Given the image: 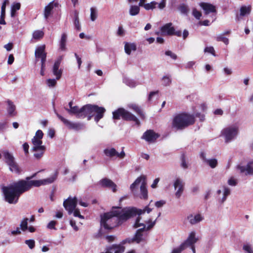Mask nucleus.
<instances>
[{
  "instance_id": "nucleus-1",
  "label": "nucleus",
  "mask_w": 253,
  "mask_h": 253,
  "mask_svg": "<svg viewBox=\"0 0 253 253\" xmlns=\"http://www.w3.org/2000/svg\"><path fill=\"white\" fill-rule=\"evenodd\" d=\"M141 213V211L133 207L124 208L113 207L110 212L104 213L101 216L100 225L105 229L110 230Z\"/></svg>"
},
{
  "instance_id": "nucleus-2",
  "label": "nucleus",
  "mask_w": 253,
  "mask_h": 253,
  "mask_svg": "<svg viewBox=\"0 0 253 253\" xmlns=\"http://www.w3.org/2000/svg\"><path fill=\"white\" fill-rule=\"evenodd\" d=\"M29 185L24 181H18L13 184L2 187L4 200L9 204H16L23 193L28 191Z\"/></svg>"
},
{
  "instance_id": "nucleus-3",
  "label": "nucleus",
  "mask_w": 253,
  "mask_h": 253,
  "mask_svg": "<svg viewBox=\"0 0 253 253\" xmlns=\"http://www.w3.org/2000/svg\"><path fill=\"white\" fill-rule=\"evenodd\" d=\"M195 122V119L193 115L182 113L176 115L174 117L172 126L177 130H182L193 125Z\"/></svg>"
},
{
  "instance_id": "nucleus-4",
  "label": "nucleus",
  "mask_w": 253,
  "mask_h": 253,
  "mask_svg": "<svg viewBox=\"0 0 253 253\" xmlns=\"http://www.w3.org/2000/svg\"><path fill=\"white\" fill-rule=\"evenodd\" d=\"M38 172L33 174L32 175L27 176L25 180L21 179L19 181H24L26 182L29 185L28 191L33 187H40L41 185H46L53 183L57 178V172H56L53 175L46 179L42 180H32L36 177Z\"/></svg>"
},
{
  "instance_id": "nucleus-5",
  "label": "nucleus",
  "mask_w": 253,
  "mask_h": 253,
  "mask_svg": "<svg viewBox=\"0 0 253 253\" xmlns=\"http://www.w3.org/2000/svg\"><path fill=\"white\" fill-rule=\"evenodd\" d=\"M113 118L114 120L122 119L124 121L134 122L136 125L141 124L139 119L133 114L123 108H119L113 112Z\"/></svg>"
},
{
  "instance_id": "nucleus-6",
  "label": "nucleus",
  "mask_w": 253,
  "mask_h": 253,
  "mask_svg": "<svg viewBox=\"0 0 253 253\" xmlns=\"http://www.w3.org/2000/svg\"><path fill=\"white\" fill-rule=\"evenodd\" d=\"M105 111V109L103 107L88 104H87L86 117H87L88 120H90L94 117V121L98 123L103 117Z\"/></svg>"
},
{
  "instance_id": "nucleus-7",
  "label": "nucleus",
  "mask_w": 253,
  "mask_h": 253,
  "mask_svg": "<svg viewBox=\"0 0 253 253\" xmlns=\"http://www.w3.org/2000/svg\"><path fill=\"white\" fill-rule=\"evenodd\" d=\"M55 114L58 119L68 129L78 131L83 128L84 125L83 124L70 122L56 112Z\"/></svg>"
},
{
  "instance_id": "nucleus-8",
  "label": "nucleus",
  "mask_w": 253,
  "mask_h": 253,
  "mask_svg": "<svg viewBox=\"0 0 253 253\" xmlns=\"http://www.w3.org/2000/svg\"><path fill=\"white\" fill-rule=\"evenodd\" d=\"M65 109L70 114L75 115L77 118L83 119L86 117L87 104L83 106L81 108H79L77 106H75L71 107V109L67 108H65Z\"/></svg>"
},
{
  "instance_id": "nucleus-9",
  "label": "nucleus",
  "mask_w": 253,
  "mask_h": 253,
  "mask_svg": "<svg viewBox=\"0 0 253 253\" xmlns=\"http://www.w3.org/2000/svg\"><path fill=\"white\" fill-rule=\"evenodd\" d=\"M238 129L236 127H228L222 130V134L224 136L226 142H229L238 134Z\"/></svg>"
},
{
  "instance_id": "nucleus-10",
  "label": "nucleus",
  "mask_w": 253,
  "mask_h": 253,
  "mask_svg": "<svg viewBox=\"0 0 253 253\" xmlns=\"http://www.w3.org/2000/svg\"><path fill=\"white\" fill-rule=\"evenodd\" d=\"M198 239L195 237V233L192 232L189 235L188 238L180 246L182 249H185L187 247L190 246L193 253H196L194 244L197 242Z\"/></svg>"
},
{
  "instance_id": "nucleus-11",
  "label": "nucleus",
  "mask_w": 253,
  "mask_h": 253,
  "mask_svg": "<svg viewBox=\"0 0 253 253\" xmlns=\"http://www.w3.org/2000/svg\"><path fill=\"white\" fill-rule=\"evenodd\" d=\"M77 203L78 200L76 197L73 198L69 197L67 199L64 201L63 206L65 210L68 211V213L71 214L73 212L75 208H76Z\"/></svg>"
},
{
  "instance_id": "nucleus-12",
  "label": "nucleus",
  "mask_w": 253,
  "mask_h": 253,
  "mask_svg": "<svg viewBox=\"0 0 253 253\" xmlns=\"http://www.w3.org/2000/svg\"><path fill=\"white\" fill-rule=\"evenodd\" d=\"M159 135L152 129L146 130L143 134L141 138L145 140L149 143L154 142L159 137Z\"/></svg>"
},
{
  "instance_id": "nucleus-13",
  "label": "nucleus",
  "mask_w": 253,
  "mask_h": 253,
  "mask_svg": "<svg viewBox=\"0 0 253 253\" xmlns=\"http://www.w3.org/2000/svg\"><path fill=\"white\" fill-rule=\"evenodd\" d=\"M98 184L102 188L112 189L113 192L117 191L116 184L111 179L107 178H104L98 182Z\"/></svg>"
},
{
  "instance_id": "nucleus-14",
  "label": "nucleus",
  "mask_w": 253,
  "mask_h": 253,
  "mask_svg": "<svg viewBox=\"0 0 253 253\" xmlns=\"http://www.w3.org/2000/svg\"><path fill=\"white\" fill-rule=\"evenodd\" d=\"M104 153L106 156L110 158H113L115 156H117L120 159H123L126 156V154L124 151H122L119 153L114 148L104 149Z\"/></svg>"
},
{
  "instance_id": "nucleus-15",
  "label": "nucleus",
  "mask_w": 253,
  "mask_h": 253,
  "mask_svg": "<svg viewBox=\"0 0 253 253\" xmlns=\"http://www.w3.org/2000/svg\"><path fill=\"white\" fill-rule=\"evenodd\" d=\"M47 53L45 52V45L44 44L38 46L35 52L36 60L37 61L40 59L46 58Z\"/></svg>"
},
{
  "instance_id": "nucleus-16",
  "label": "nucleus",
  "mask_w": 253,
  "mask_h": 253,
  "mask_svg": "<svg viewBox=\"0 0 253 253\" xmlns=\"http://www.w3.org/2000/svg\"><path fill=\"white\" fill-rule=\"evenodd\" d=\"M61 60L60 59H58L56 60L54 63L52 68L53 74L56 77V80H59L61 78L62 74V70L61 69H59L61 64Z\"/></svg>"
},
{
  "instance_id": "nucleus-17",
  "label": "nucleus",
  "mask_w": 253,
  "mask_h": 253,
  "mask_svg": "<svg viewBox=\"0 0 253 253\" xmlns=\"http://www.w3.org/2000/svg\"><path fill=\"white\" fill-rule=\"evenodd\" d=\"M174 189L178 190L175 192V196L176 198H179L184 190V183L180 178H177L174 183Z\"/></svg>"
},
{
  "instance_id": "nucleus-18",
  "label": "nucleus",
  "mask_w": 253,
  "mask_h": 253,
  "mask_svg": "<svg viewBox=\"0 0 253 253\" xmlns=\"http://www.w3.org/2000/svg\"><path fill=\"white\" fill-rule=\"evenodd\" d=\"M251 10L252 6L251 5L248 6L246 5L242 6L240 9V13L236 14V20L239 21L242 17L249 15L251 12Z\"/></svg>"
},
{
  "instance_id": "nucleus-19",
  "label": "nucleus",
  "mask_w": 253,
  "mask_h": 253,
  "mask_svg": "<svg viewBox=\"0 0 253 253\" xmlns=\"http://www.w3.org/2000/svg\"><path fill=\"white\" fill-rule=\"evenodd\" d=\"M125 247L121 245L113 244L106 248V250L110 253H123Z\"/></svg>"
},
{
  "instance_id": "nucleus-20",
  "label": "nucleus",
  "mask_w": 253,
  "mask_h": 253,
  "mask_svg": "<svg viewBox=\"0 0 253 253\" xmlns=\"http://www.w3.org/2000/svg\"><path fill=\"white\" fill-rule=\"evenodd\" d=\"M253 164V161H250L246 167L242 166L241 165H238L237 169L240 170V173H243L246 171V174H253V168L252 166Z\"/></svg>"
},
{
  "instance_id": "nucleus-21",
  "label": "nucleus",
  "mask_w": 253,
  "mask_h": 253,
  "mask_svg": "<svg viewBox=\"0 0 253 253\" xmlns=\"http://www.w3.org/2000/svg\"><path fill=\"white\" fill-rule=\"evenodd\" d=\"M128 108L134 111L140 117V118L144 120L145 119V113L142 109L136 104H130L128 106Z\"/></svg>"
},
{
  "instance_id": "nucleus-22",
  "label": "nucleus",
  "mask_w": 253,
  "mask_h": 253,
  "mask_svg": "<svg viewBox=\"0 0 253 253\" xmlns=\"http://www.w3.org/2000/svg\"><path fill=\"white\" fill-rule=\"evenodd\" d=\"M174 28L172 26L171 23H168L165 24L161 28V31L163 35L173 36Z\"/></svg>"
},
{
  "instance_id": "nucleus-23",
  "label": "nucleus",
  "mask_w": 253,
  "mask_h": 253,
  "mask_svg": "<svg viewBox=\"0 0 253 253\" xmlns=\"http://www.w3.org/2000/svg\"><path fill=\"white\" fill-rule=\"evenodd\" d=\"M32 142L33 144L32 150L33 152H37L38 150H42L43 151L44 149L45 148L44 146L42 145V141L41 139L33 137L32 139Z\"/></svg>"
},
{
  "instance_id": "nucleus-24",
  "label": "nucleus",
  "mask_w": 253,
  "mask_h": 253,
  "mask_svg": "<svg viewBox=\"0 0 253 253\" xmlns=\"http://www.w3.org/2000/svg\"><path fill=\"white\" fill-rule=\"evenodd\" d=\"M199 5L205 11L206 14H208L211 12L213 13L216 12L215 6L211 3L202 2L200 3Z\"/></svg>"
},
{
  "instance_id": "nucleus-25",
  "label": "nucleus",
  "mask_w": 253,
  "mask_h": 253,
  "mask_svg": "<svg viewBox=\"0 0 253 253\" xmlns=\"http://www.w3.org/2000/svg\"><path fill=\"white\" fill-rule=\"evenodd\" d=\"M145 230V226H144V227L138 229L136 230V233L134 236L133 237V241H135V243L139 244L141 242L145 241V239L143 237V232H144Z\"/></svg>"
},
{
  "instance_id": "nucleus-26",
  "label": "nucleus",
  "mask_w": 253,
  "mask_h": 253,
  "mask_svg": "<svg viewBox=\"0 0 253 253\" xmlns=\"http://www.w3.org/2000/svg\"><path fill=\"white\" fill-rule=\"evenodd\" d=\"M58 3L57 2H54L53 1L50 2L47 6L44 8V16L46 19H47L50 15L51 14V11L53 9L54 7H57Z\"/></svg>"
},
{
  "instance_id": "nucleus-27",
  "label": "nucleus",
  "mask_w": 253,
  "mask_h": 253,
  "mask_svg": "<svg viewBox=\"0 0 253 253\" xmlns=\"http://www.w3.org/2000/svg\"><path fill=\"white\" fill-rule=\"evenodd\" d=\"M140 193L139 198L141 199L146 200L148 199V190L146 188V184L145 182H143L140 186Z\"/></svg>"
},
{
  "instance_id": "nucleus-28",
  "label": "nucleus",
  "mask_w": 253,
  "mask_h": 253,
  "mask_svg": "<svg viewBox=\"0 0 253 253\" xmlns=\"http://www.w3.org/2000/svg\"><path fill=\"white\" fill-rule=\"evenodd\" d=\"M8 166L11 171L18 174H20L21 173L22 170L15 161L12 163L8 164Z\"/></svg>"
},
{
  "instance_id": "nucleus-29",
  "label": "nucleus",
  "mask_w": 253,
  "mask_h": 253,
  "mask_svg": "<svg viewBox=\"0 0 253 253\" xmlns=\"http://www.w3.org/2000/svg\"><path fill=\"white\" fill-rule=\"evenodd\" d=\"M3 157L5 160V163L8 165V164L12 163L14 162L15 161V159L10 153H9L8 151L5 150L3 152Z\"/></svg>"
},
{
  "instance_id": "nucleus-30",
  "label": "nucleus",
  "mask_w": 253,
  "mask_h": 253,
  "mask_svg": "<svg viewBox=\"0 0 253 253\" xmlns=\"http://www.w3.org/2000/svg\"><path fill=\"white\" fill-rule=\"evenodd\" d=\"M188 219L191 224H195L203 220V217L199 214H198L194 216L192 214L188 216Z\"/></svg>"
},
{
  "instance_id": "nucleus-31",
  "label": "nucleus",
  "mask_w": 253,
  "mask_h": 253,
  "mask_svg": "<svg viewBox=\"0 0 253 253\" xmlns=\"http://www.w3.org/2000/svg\"><path fill=\"white\" fill-rule=\"evenodd\" d=\"M136 50V46L135 43H128L126 42L125 45V50L126 54L130 55L131 50L135 51Z\"/></svg>"
},
{
  "instance_id": "nucleus-32",
  "label": "nucleus",
  "mask_w": 253,
  "mask_h": 253,
  "mask_svg": "<svg viewBox=\"0 0 253 253\" xmlns=\"http://www.w3.org/2000/svg\"><path fill=\"white\" fill-rule=\"evenodd\" d=\"M7 103L8 105L7 112L9 115L10 116H14L16 115V113L15 112V106L13 104V102L9 100L7 101Z\"/></svg>"
},
{
  "instance_id": "nucleus-33",
  "label": "nucleus",
  "mask_w": 253,
  "mask_h": 253,
  "mask_svg": "<svg viewBox=\"0 0 253 253\" xmlns=\"http://www.w3.org/2000/svg\"><path fill=\"white\" fill-rule=\"evenodd\" d=\"M141 181V177H138L135 181L131 184L130 186V189L131 191V192L135 195L136 193V189H137V186L139 184V183Z\"/></svg>"
},
{
  "instance_id": "nucleus-34",
  "label": "nucleus",
  "mask_w": 253,
  "mask_h": 253,
  "mask_svg": "<svg viewBox=\"0 0 253 253\" xmlns=\"http://www.w3.org/2000/svg\"><path fill=\"white\" fill-rule=\"evenodd\" d=\"M67 35L65 33H63L62 34L60 41V49L62 51H65L66 49V43L67 42Z\"/></svg>"
},
{
  "instance_id": "nucleus-35",
  "label": "nucleus",
  "mask_w": 253,
  "mask_h": 253,
  "mask_svg": "<svg viewBox=\"0 0 253 253\" xmlns=\"http://www.w3.org/2000/svg\"><path fill=\"white\" fill-rule=\"evenodd\" d=\"M79 13L77 10H75L74 12V25L75 27V29L77 31H80L81 29L79 19Z\"/></svg>"
},
{
  "instance_id": "nucleus-36",
  "label": "nucleus",
  "mask_w": 253,
  "mask_h": 253,
  "mask_svg": "<svg viewBox=\"0 0 253 253\" xmlns=\"http://www.w3.org/2000/svg\"><path fill=\"white\" fill-rule=\"evenodd\" d=\"M44 36V32L41 30H36L33 33V38L36 40L42 39Z\"/></svg>"
},
{
  "instance_id": "nucleus-37",
  "label": "nucleus",
  "mask_w": 253,
  "mask_h": 253,
  "mask_svg": "<svg viewBox=\"0 0 253 253\" xmlns=\"http://www.w3.org/2000/svg\"><path fill=\"white\" fill-rule=\"evenodd\" d=\"M140 11V8L137 5H132L130 7L129 14L131 16H135L137 15Z\"/></svg>"
},
{
  "instance_id": "nucleus-38",
  "label": "nucleus",
  "mask_w": 253,
  "mask_h": 253,
  "mask_svg": "<svg viewBox=\"0 0 253 253\" xmlns=\"http://www.w3.org/2000/svg\"><path fill=\"white\" fill-rule=\"evenodd\" d=\"M28 218H24L20 223V228L23 231H25L28 229Z\"/></svg>"
},
{
  "instance_id": "nucleus-39",
  "label": "nucleus",
  "mask_w": 253,
  "mask_h": 253,
  "mask_svg": "<svg viewBox=\"0 0 253 253\" xmlns=\"http://www.w3.org/2000/svg\"><path fill=\"white\" fill-rule=\"evenodd\" d=\"M206 163L212 169L215 168L217 165V161L215 159L208 160Z\"/></svg>"
},
{
  "instance_id": "nucleus-40",
  "label": "nucleus",
  "mask_w": 253,
  "mask_h": 253,
  "mask_svg": "<svg viewBox=\"0 0 253 253\" xmlns=\"http://www.w3.org/2000/svg\"><path fill=\"white\" fill-rule=\"evenodd\" d=\"M215 39L217 42H222L226 44H228L229 42L228 39L224 37L223 35H220L217 36Z\"/></svg>"
},
{
  "instance_id": "nucleus-41",
  "label": "nucleus",
  "mask_w": 253,
  "mask_h": 253,
  "mask_svg": "<svg viewBox=\"0 0 253 253\" xmlns=\"http://www.w3.org/2000/svg\"><path fill=\"white\" fill-rule=\"evenodd\" d=\"M45 151V148L44 149L43 151L42 150H38L37 152H35L34 156L36 159L40 160L43 156Z\"/></svg>"
},
{
  "instance_id": "nucleus-42",
  "label": "nucleus",
  "mask_w": 253,
  "mask_h": 253,
  "mask_svg": "<svg viewBox=\"0 0 253 253\" xmlns=\"http://www.w3.org/2000/svg\"><path fill=\"white\" fill-rule=\"evenodd\" d=\"M157 3L155 1H152L149 3H147L144 5V7L146 10L153 9L156 7Z\"/></svg>"
},
{
  "instance_id": "nucleus-43",
  "label": "nucleus",
  "mask_w": 253,
  "mask_h": 253,
  "mask_svg": "<svg viewBox=\"0 0 253 253\" xmlns=\"http://www.w3.org/2000/svg\"><path fill=\"white\" fill-rule=\"evenodd\" d=\"M141 217L140 216V215H138L136 219H135V223L134 224V225H133V227L134 228H137L139 227H140V226H142L143 227H144V226H145V225L144 224V223H140V220L141 219Z\"/></svg>"
},
{
  "instance_id": "nucleus-44",
  "label": "nucleus",
  "mask_w": 253,
  "mask_h": 253,
  "mask_svg": "<svg viewBox=\"0 0 253 253\" xmlns=\"http://www.w3.org/2000/svg\"><path fill=\"white\" fill-rule=\"evenodd\" d=\"M181 166L183 169H186L188 168V164L186 163L185 155L184 154H182L181 156Z\"/></svg>"
},
{
  "instance_id": "nucleus-45",
  "label": "nucleus",
  "mask_w": 253,
  "mask_h": 253,
  "mask_svg": "<svg viewBox=\"0 0 253 253\" xmlns=\"http://www.w3.org/2000/svg\"><path fill=\"white\" fill-rule=\"evenodd\" d=\"M8 2V0H5L2 3V4L1 5V15L0 17H5V8H6V3Z\"/></svg>"
},
{
  "instance_id": "nucleus-46",
  "label": "nucleus",
  "mask_w": 253,
  "mask_h": 253,
  "mask_svg": "<svg viewBox=\"0 0 253 253\" xmlns=\"http://www.w3.org/2000/svg\"><path fill=\"white\" fill-rule=\"evenodd\" d=\"M97 18V12L95 9L93 7L90 8V19L92 21H94Z\"/></svg>"
},
{
  "instance_id": "nucleus-47",
  "label": "nucleus",
  "mask_w": 253,
  "mask_h": 253,
  "mask_svg": "<svg viewBox=\"0 0 253 253\" xmlns=\"http://www.w3.org/2000/svg\"><path fill=\"white\" fill-rule=\"evenodd\" d=\"M192 15L197 19H200L202 16V13L198 11L196 8H194L192 10Z\"/></svg>"
},
{
  "instance_id": "nucleus-48",
  "label": "nucleus",
  "mask_w": 253,
  "mask_h": 253,
  "mask_svg": "<svg viewBox=\"0 0 253 253\" xmlns=\"http://www.w3.org/2000/svg\"><path fill=\"white\" fill-rule=\"evenodd\" d=\"M179 10L182 13L186 14L188 11V8L185 4H182L179 6Z\"/></svg>"
},
{
  "instance_id": "nucleus-49",
  "label": "nucleus",
  "mask_w": 253,
  "mask_h": 253,
  "mask_svg": "<svg viewBox=\"0 0 253 253\" xmlns=\"http://www.w3.org/2000/svg\"><path fill=\"white\" fill-rule=\"evenodd\" d=\"M25 244L28 246L30 249H33L35 246V242L34 240H27Z\"/></svg>"
},
{
  "instance_id": "nucleus-50",
  "label": "nucleus",
  "mask_w": 253,
  "mask_h": 253,
  "mask_svg": "<svg viewBox=\"0 0 253 253\" xmlns=\"http://www.w3.org/2000/svg\"><path fill=\"white\" fill-rule=\"evenodd\" d=\"M57 224V221L54 220L50 221L47 225V228L49 229L57 230L55 225Z\"/></svg>"
},
{
  "instance_id": "nucleus-51",
  "label": "nucleus",
  "mask_w": 253,
  "mask_h": 253,
  "mask_svg": "<svg viewBox=\"0 0 253 253\" xmlns=\"http://www.w3.org/2000/svg\"><path fill=\"white\" fill-rule=\"evenodd\" d=\"M163 84L165 85H169L171 83V80L168 76H164L162 79Z\"/></svg>"
},
{
  "instance_id": "nucleus-52",
  "label": "nucleus",
  "mask_w": 253,
  "mask_h": 253,
  "mask_svg": "<svg viewBox=\"0 0 253 253\" xmlns=\"http://www.w3.org/2000/svg\"><path fill=\"white\" fill-rule=\"evenodd\" d=\"M205 52L211 53L213 56H215V52L214 48L212 46H209L205 47L204 49Z\"/></svg>"
},
{
  "instance_id": "nucleus-53",
  "label": "nucleus",
  "mask_w": 253,
  "mask_h": 253,
  "mask_svg": "<svg viewBox=\"0 0 253 253\" xmlns=\"http://www.w3.org/2000/svg\"><path fill=\"white\" fill-rule=\"evenodd\" d=\"M73 215L75 217H78L81 219H84V216L81 214L80 211L79 209H77L75 208V210L73 211Z\"/></svg>"
},
{
  "instance_id": "nucleus-54",
  "label": "nucleus",
  "mask_w": 253,
  "mask_h": 253,
  "mask_svg": "<svg viewBox=\"0 0 253 253\" xmlns=\"http://www.w3.org/2000/svg\"><path fill=\"white\" fill-rule=\"evenodd\" d=\"M57 84L56 81L55 79H48L47 80V84L49 87H54Z\"/></svg>"
},
{
  "instance_id": "nucleus-55",
  "label": "nucleus",
  "mask_w": 253,
  "mask_h": 253,
  "mask_svg": "<svg viewBox=\"0 0 253 253\" xmlns=\"http://www.w3.org/2000/svg\"><path fill=\"white\" fill-rule=\"evenodd\" d=\"M243 249L247 253H253L251 246L249 245H245L243 246Z\"/></svg>"
},
{
  "instance_id": "nucleus-56",
  "label": "nucleus",
  "mask_w": 253,
  "mask_h": 253,
  "mask_svg": "<svg viewBox=\"0 0 253 253\" xmlns=\"http://www.w3.org/2000/svg\"><path fill=\"white\" fill-rule=\"evenodd\" d=\"M165 54L167 56H170L173 59H177V55L174 53L172 52L170 50H168L165 52Z\"/></svg>"
},
{
  "instance_id": "nucleus-57",
  "label": "nucleus",
  "mask_w": 253,
  "mask_h": 253,
  "mask_svg": "<svg viewBox=\"0 0 253 253\" xmlns=\"http://www.w3.org/2000/svg\"><path fill=\"white\" fill-rule=\"evenodd\" d=\"M43 133L42 131L39 129L38 130L36 133V135L34 137H36L37 139H42L43 137Z\"/></svg>"
},
{
  "instance_id": "nucleus-58",
  "label": "nucleus",
  "mask_w": 253,
  "mask_h": 253,
  "mask_svg": "<svg viewBox=\"0 0 253 253\" xmlns=\"http://www.w3.org/2000/svg\"><path fill=\"white\" fill-rule=\"evenodd\" d=\"M29 144L28 143L25 142L23 144V148L24 151L25 152V154L26 155H27L29 154Z\"/></svg>"
},
{
  "instance_id": "nucleus-59",
  "label": "nucleus",
  "mask_w": 253,
  "mask_h": 253,
  "mask_svg": "<svg viewBox=\"0 0 253 253\" xmlns=\"http://www.w3.org/2000/svg\"><path fill=\"white\" fill-rule=\"evenodd\" d=\"M148 222L149 223L150 222V224L147 227H145V231H148V230H150V229H151L152 228H153V226L155 224L156 220H155L154 221L152 222L151 219H149Z\"/></svg>"
},
{
  "instance_id": "nucleus-60",
  "label": "nucleus",
  "mask_w": 253,
  "mask_h": 253,
  "mask_svg": "<svg viewBox=\"0 0 253 253\" xmlns=\"http://www.w3.org/2000/svg\"><path fill=\"white\" fill-rule=\"evenodd\" d=\"M137 210L141 211V213L140 214H138V215H140L141 214L144 213L145 211H146L147 213H150L152 210V209L149 208L148 206H146L143 210L138 209H137ZM136 215H137V214Z\"/></svg>"
},
{
  "instance_id": "nucleus-61",
  "label": "nucleus",
  "mask_w": 253,
  "mask_h": 253,
  "mask_svg": "<svg viewBox=\"0 0 253 253\" xmlns=\"http://www.w3.org/2000/svg\"><path fill=\"white\" fill-rule=\"evenodd\" d=\"M166 204V202L164 200H160L159 201H157L155 205L157 208H161L163 207Z\"/></svg>"
},
{
  "instance_id": "nucleus-62",
  "label": "nucleus",
  "mask_w": 253,
  "mask_h": 253,
  "mask_svg": "<svg viewBox=\"0 0 253 253\" xmlns=\"http://www.w3.org/2000/svg\"><path fill=\"white\" fill-rule=\"evenodd\" d=\"M70 224L76 231H77L79 230V228L76 225V221L75 220H70Z\"/></svg>"
},
{
  "instance_id": "nucleus-63",
  "label": "nucleus",
  "mask_w": 253,
  "mask_h": 253,
  "mask_svg": "<svg viewBox=\"0 0 253 253\" xmlns=\"http://www.w3.org/2000/svg\"><path fill=\"white\" fill-rule=\"evenodd\" d=\"M228 184L231 186H235L237 184V181L234 178L232 177L228 180Z\"/></svg>"
},
{
  "instance_id": "nucleus-64",
  "label": "nucleus",
  "mask_w": 253,
  "mask_h": 253,
  "mask_svg": "<svg viewBox=\"0 0 253 253\" xmlns=\"http://www.w3.org/2000/svg\"><path fill=\"white\" fill-rule=\"evenodd\" d=\"M117 35L119 36H123L124 35V30L122 26H119L118 31Z\"/></svg>"
}]
</instances>
